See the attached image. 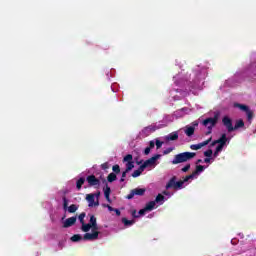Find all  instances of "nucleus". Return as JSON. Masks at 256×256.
Wrapping results in <instances>:
<instances>
[{
    "instance_id": "nucleus-1",
    "label": "nucleus",
    "mask_w": 256,
    "mask_h": 256,
    "mask_svg": "<svg viewBox=\"0 0 256 256\" xmlns=\"http://www.w3.org/2000/svg\"><path fill=\"white\" fill-rule=\"evenodd\" d=\"M222 124L226 127L228 133H233V131H237V129H241L245 127V122L242 119L237 120L235 125L233 126V120L229 116H224L222 118Z\"/></svg>"
},
{
    "instance_id": "nucleus-2",
    "label": "nucleus",
    "mask_w": 256,
    "mask_h": 256,
    "mask_svg": "<svg viewBox=\"0 0 256 256\" xmlns=\"http://www.w3.org/2000/svg\"><path fill=\"white\" fill-rule=\"evenodd\" d=\"M197 156L195 152H182L174 156L172 160V165H179V163H187V161H191L194 157Z\"/></svg>"
},
{
    "instance_id": "nucleus-3",
    "label": "nucleus",
    "mask_w": 256,
    "mask_h": 256,
    "mask_svg": "<svg viewBox=\"0 0 256 256\" xmlns=\"http://www.w3.org/2000/svg\"><path fill=\"white\" fill-rule=\"evenodd\" d=\"M219 115V112H215L214 117L206 118L205 120H203L202 125H204V127H208V132L206 135L211 134V131H213V127L217 125L219 121Z\"/></svg>"
},
{
    "instance_id": "nucleus-4",
    "label": "nucleus",
    "mask_w": 256,
    "mask_h": 256,
    "mask_svg": "<svg viewBox=\"0 0 256 256\" xmlns=\"http://www.w3.org/2000/svg\"><path fill=\"white\" fill-rule=\"evenodd\" d=\"M86 181L90 187H95V189H99L101 187V180H99L95 175H89L86 177Z\"/></svg>"
},
{
    "instance_id": "nucleus-5",
    "label": "nucleus",
    "mask_w": 256,
    "mask_h": 256,
    "mask_svg": "<svg viewBox=\"0 0 256 256\" xmlns=\"http://www.w3.org/2000/svg\"><path fill=\"white\" fill-rule=\"evenodd\" d=\"M145 191H147L145 188L132 189L129 195L126 196V199H133L135 195H138L139 197H143V195H145Z\"/></svg>"
},
{
    "instance_id": "nucleus-6",
    "label": "nucleus",
    "mask_w": 256,
    "mask_h": 256,
    "mask_svg": "<svg viewBox=\"0 0 256 256\" xmlns=\"http://www.w3.org/2000/svg\"><path fill=\"white\" fill-rule=\"evenodd\" d=\"M86 201H88V207H99V200L95 202V194H87Z\"/></svg>"
},
{
    "instance_id": "nucleus-7",
    "label": "nucleus",
    "mask_w": 256,
    "mask_h": 256,
    "mask_svg": "<svg viewBox=\"0 0 256 256\" xmlns=\"http://www.w3.org/2000/svg\"><path fill=\"white\" fill-rule=\"evenodd\" d=\"M84 241H95L99 239V231H94L93 233H86L83 236Z\"/></svg>"
},
{
    "instance_id": "nucleus-8",
    "label": "nucleus",
    "mask_w": 256,
    "mask_h": 256,
    "mask_svg": "<svg viewBox=\"0 0 256 256\" xmlns=\"http://www.w3.org/2000/svg\"><path fill=\"white\" fill-rule=\"evenodd\" d=\"M211 140H212V138H209L202 143L192 144V145H190V149H192V151H199V149H202V147H206V145L208 143H211Z\"/></svg>"
},
{
    "instance_id": "nucleus-9",
    "label": "nucleus",
    "mask_w": 256,
    "mask_h": 256,
    "mask_svg": "<svg viewBox=\"0 0 256 256\" xmlns=\"http://www.w3.org/2000/svg\"><path fill=\"white\" fill-rule=\"evenodd\" d=\"M77 223V217H70L65 220L63 223L64 229H69V227H73Z\"/></svg>"
},
{
    "instance_id": "nucleus-10",
    "label": "nucleus",
    "mask_w": 256,
    "mask_h": 256,
    "mask_svg": "<svg viewBox=\"0 0 256 256\" xmlns=\"http://www.w3.org/2000/svg\"><path fill=\"white\" fill-rule=\"evenodd\" d=\"M158 159H161V155L160 154H156L153 157H151L150 159L146 160L144 163L147 167H151V165H155L156 161Z\"/></svg>"
},
{
    "instance_id": "nucleus-11",
    "label": "nucleus",
    "mask_w": 256,
    "mask_h": 256,
    "mask_svg": "<svg viewBox=\"0 0 256 256\" xmlns=\"http://www.w3.org/2000/svg\"><path fill=\"white\" fill-rule=\"evenodd\" d=\"M216 143H218L219 147H225V145H227V134H222L221 137L216 140Z\"/></svg>"
},
{
    "instance_id": "nucleus-12",
    "label": "nucleus",
    "mask_w": 256,
    "mask_h": 256,
    "mask_svg": "<svg viewBox=\"0 0 256 256\" xmlns=\"http://www.w3.org/2000/svg\"><path fill=\"white\" fill-rule=\"evenodd\" d=\"M103 191L106 201H108V203H111V187L106 184V187L103 189Z\"/></svg>"
},
{
    "instance_id": "nucleus-13",
    "label": "nucleus",
    "mask_w": 256,
    "mask_h": 256,
    "mask_svg": "<svg viewBox=\"0 0 256 256\" xmlns=\"http://www.w3.org/2000/svg\"><path fill=\"white\" fill-rule=\"evenodd\" d=\"M177 182V176H173L166 184V189H174Z\"/></svg>"
},
{
    "instance_id": "nucleus-14",
    "label": "nucleus",
    "mask_w": 256,
    "mask_h": 256,
    "mask_svg": "<svg viewBox=\"0 0 256 256\" xmlns=\"http://www.w3.org/2000/svg\"><path fill=\"white\" fill-rule=\"evenodd\" d=\"M165 139L167 141H177V139H179V133L178 132H172L170 134H168Z\"/></svg>"
},
{
    "instance_id": "nucleus-15",
    "label": "nucleus",
    "mask_w": 256,
    "mask_h": 256,
    "mask_svg": "<svg viewBox=\"0 0 256 256\" xmlns=\"http://www.w3.org/2000/svg\"><path fill=\"white\" fill-rule=\"evenodd\" d=\"M83 185H85V178L81 177L76 181V189L77 191H81Z\"/></svg>"
},
{
    "instance_id": "nucleus-16",
    "label": "nucleus",
    "mask_w": 256,
    "mask_h": 256,
    "mask_svg": "<svg viewBox=\"0 0 256 256\" xmlns=\"http://www.w3.org/2000/svg\"><path fill=\"white\" fill-rule=\"evenodd\" d=\"M203 171H205V166L197 165L195 171L192 172V174L194 175V177H196V175H199V173H203Z\"/></svg>"
},
{
    "instance_id": "nucleus-17",
    "label": "nucleus",
    "mask_w": 256,
    "mask_h": 256,
    "mask_svg": "<svg viewBox=\"0 0 256 256\" xmlns=\"http://www.w3.org/2000/svg\"><path fill=\"white\" fill-rule=\"evenodd\" d=\"M234 107H237L238 109H240V111H244V113H246V111H249V106L245 104L235 103Z\"/></svg>"
},
{
    "instance_id": "nucleus-18",
    "label": "nucleus",
    "mask_w": 256,
    "mask_h": 256,
    "mask_svg": "<svg viewBox=\"0 0 256 256\" xmlns=\"http://www.w3.org/2000/svg\"><path fill=\"white\" fill-rule=\"evenodd\" d=\"M185 134L187 135V137H192V135L195 134V127L193 126L187 127L185 130Z\"/></svg>"
},
{
    "instance_id": "nucleus-19",
    "label": "nucleus",
    "mask_w": 256,
    "mask_h": 256,
    "mask_svg": "<svg viewBox=\"0 0 256 256\" xmlns=\"http://www.w3.org/2000/svg\"><path fill=\"white\" fill-rule=\"evenodd\" d=\"M155 205H157L155 201H150L146 204L145 209L147 211H153L155 209Z\"/></svg>"
},
{
    "instance_id": "nucleus-20",
    "label": "nucleus",
    "mask_w": 256,
    "mask_h": 256,
    "mask_svg": "<svg viewBox=\"0 0 256 256\" xmlns=\"http://www.w3.org/2000/svg\"><path fill=\"white\" fill-rule=\"evenodd\" d=\"M247 121L251 123L253 121V118L255 117V114L251 109L248 108V111H246Z\"/></svg>"
},
{
    "instance_id": "nucleus-21",
    "label": "nucleus",
    "mask_w": 256,
    "mask_h": 256,
    "mask_svg": "<svg viewBox=\"0 0 256 256\" xmlns=\"http://www.w3.org/2000/svg\"><path fill=\"white\" fill-rule=\"evenodd\" d=\"M107 181L108 183H113V181H117V174L115 173H110L108 176H107Z\"/></svg>"
},
{
    "instance_id": "nucleus-22",
    "label": "nucleus",
    "mask_w": 256,
    "mask_h": 256,
    "mask_svg": "<svg viewBox=\"0 0 256 256\" xmlns=\"http://www.w3.org/2000/svg\"><path fill=\"white\" fill-rule=\"evenodd\" d=\"M183 185H185V181H182V180L176 181L175 191H179V189H183Z\"/></svg>"
},
{
    "instance_id": "nucleus-23",
    "label": "nucleus",
    "mask_w": 256,
    "mask_h": 256,
    "mask_svg": "<svg viewBox=\"0 0 256 256\" xmlns=\"http://www.w3.org/2000/svg\"><path fill=\"white\" fill-rule=\"evenodd\" d=\"M62 201H63V209L64 211H67V209H69V200L67 199L66 196H63Z\"/></svg>"
},
{
    "instance_id": "nucleus-24",
    "label": "nucleus",
    "mask_w": 256,
    "mask_h": 256,
    "mask_svg": "<svg viewBox=\"0 0 256 256\" xmlns=\"http://www.w3.org/2000/svg\"><path fill=\"white\" fill-rule=\"evenodd\" d=\"M83 239V236H81V234H74L71 237V241H73V243H77L78 241H81Z\"/></svg>"
},
{
    "instance_id": "nucleus-25",
    "label": "nucleus",
    "mask_w": 256,
    "mask_h": 256,
    "mask_svg": "<svg viewBox=\"0 0 256 256\" xmlns=\"http://www.w3.org/2000/svg\"><path fill=\"white\" fill-rule=\"evenodd\" d=\"M89 225H91L92 227H96L97 225V218L95 217V215H91L90 216V220H89Z\"/></svg>"
},
{
    "instance_id": "nucleus-26",
    "label": "nucleus",
    "mask_w": 256,
    "mask_h": 256,
    "mask_svg": "<svg viewBox=\"0 0 256 256\" xmlns=\"http://www.w3.org/2000/svg\"><path fill=\"white\" fill-rule=\"evenodd\" d=\"M122 223L125 225V227H131L135 221L128 220L127 218H122Z\"/></svg>"
},
{
    "instance_id": "nucleus-27",
    "label": "nucleus",
    "mask_w": 256,
    "mask_h": 256,
    "mask_svg": "<svg viewBox=\"0 0 256 256\" xmlns=\"http://www.w3.org/2000/svg\"><path fill=\"white\" fill-rule=\"evenodd\" d=\"M91 229H92V226L89 223L88 224H85V223L82 224V231L84 233H89V231H91Z\"/></svg>"
},
{
    "instance_id": "nucleus-28",
    "label": "nucleus",
    "mask_w": 256,
    "mask_h": 256,
    "mask_svg": "<svg viewBox=\"0 0 256 256\" xmlns=\"http://www.w3.org/2000/svg\"><path fill=\"white\" fill-rule=\"evenodd\" d=\"M124 163H133V155L128 154L123 158Z\"/></svg>"
},
{
    "instance_id": "nucleus-29",
    "label": "nucleus",
    "mask_w": 256,
    "mask_h": 256,
    "mask_svg": "<svg viewBox=\"0 0 256 256\" xmlns=\"http://www.w3.org/2000/svg\"><path fill=\"white\" fill-rule=\"evenodd\" d=\"M135 168L134 162H128L126 163V172L132 171Z\"/></svg>"
},
{
    "instance_id": "nucleus-30",
    "label": "nucleus",
    "mask_w": 256,
    "mask_h": 256,
    "mask_svg": "<svg viewBox=\"0 0 256 256\" xmlns=\"http://www.w3.org/2000/svg\"><path fill=\"white\" fill-rule=\"evenodd\" d=\"M77 209H79V207L75 204H71L69 207H68V213H75L77 211Z\"/></svg>"
},
{
    "instance_id": "nucleus-31",
    "label": "nucleus",
    "mask_w": 256,
    "mask_h": 256,
    "mask_svg": "<svg viewBox=\"0 0 256 256\" xmlns=\"http://www.w3.org/2000/svg\"><path fill=\"white\" fill-rule=\"evenodd\" d=\"M112 171L116 174L119 175V173H121V167L119 166V164H116L112 167Z\"/></svg>"
},
{
    "instance_id": "nucleus-32",
    "label": "nucleus",
    "mask_w": 256,
    "mask_h": 256,
    "mask_svg": "<svg viewBox=\"0 0 256 256\" xmlns=\"http://www.w3.org/2000/svg\"><path fill=\"white\" fill-rule=\"evenodd\" d=\"M161 201H165V196L163 194H158L154 200L155 203H161Z\"/></svg>"
},
{
    "instance_id": "nucleus-33",
    "label": "nucleus",
    "mask_w": 256,
    "mask_h": 256,
    "mask_svg": "<svg viewBox=\"0 0 256 256\" xmlns=\"http://www.w3.org/2000/svg\"><path fill=\"white\" fill-rule=\"evenodd\" d=\"M223 151V147L222 146H217L215 151H214V157H219V153H221Z\"/></svg>"
},
{
    "instance_id": "nucleus-34",
    "label": "nucleus",
    "mask_w": 256,
    "mask_h": 256,
    "mask_svg": "<svg viewBox=\"0 0 256 256\" xmlns=\"http://www.w3.org/2000/svg\"><path fill=\"white\" fill-rule=\"evenodd\" d=\"M85 216H86L85 212H82V213L78 216V219H79L81 225H83V223H85Z\"/></svg>"
},
{
    "instance_id": "nucleus-35",
    "label": "nucleus",
    "mask_w": 256,
    "mask_h": 256,
    "mask_svg": "<svg viewBox=\"0 0 256 256\" xmlns=\"http://www.w3.org/2000/svg\"><path fill=\"white\" fill-rule=\"evenodd\" d=\"M213 156V150L212 149H208L204 152V157L210 158Z\"/></svg>"
},
{
    "instance_id": "nucleus-36",
    "label": "nucleus",
    "mask_w": 256,
    "mask_h": 256,
    "mask_svg": "<svg viewBox=\"0 0 256 256\" xmlns=\"http://www.w3.org/2000/svg\"><path fill=\"white\" fill-rule=\"evenodd\" d=\"M143 172L139 169L135 170L133 173H132V177L135 179L137 177H140V175L142 174Z\"/></svg>"
},
{
    "instance_id": "nucleus-37",
    "label": "nucleus",
    "mask_w": 256,
    "mask_h": 256,
    "mask_svg": "<svg viewBox=\"0 0 256 256\" xmlns=\"http://www.w3.org/2000/svg\"><path fill=\"white\" fill-rule=\"evenodd\" d=\"M190 179H195V174H190L187 175L182 181H184V183H187V181H189Z\"/></svg>"
},
{
    "instance_id": "nucleus-38",
    "label": "nucleus",
    "mask_w": 256,
    "mask_h": 256,
    "mask_svg": "<svg viewBox=\"0 0 256 256\" xmlns=\"http://www.w3.org/2000/svg\"><path fill=\"white\" fill-rule=\"evenodd\" d=\"M155 145L156 149H161V147H163V142L160 141L159 139H156Z\"/></svg>"
},
{
    "instance_id": "nucleus-39",
    "label": "nucleus",
    "mask_w": 256,
    "mask_h": 256,
    "mask_svg": "<svg viewBox=\"0 0 256 256\" xmlns=\"http://www.w3.org/2000/svg\"><path fill=\"white\" fill-rule=\"evenodd\" d=\"M189 169H191V164H187L186 166H184L181 171L183 173H187V171H189Z\"/></svg>"
},
{
    "instance_id": "nucleus-40",
    "label": "nucleus",
    "mask_w": 256,
    "mask_h": 256,
    "mask_svg": "<svg viewBox=\"0 0 256 256\" xmlns=\"http://www.w3.org/2000/svg\"><path fill=\"white\" fill-rule=\"evenodd\" d=\"M147 164H145V162L142 164V165H140V167L138 168L142 173H143V171H145V169H147Z\"/></svg>"
},
{
    "instance_id": "nucleus-41",
    "label": "nucleus",
    "mask_w": 256,
    "mask_h": 256,
    "mask_svg": "<svg viewBox=\"0 0 256 256\" xmlns=\"http://www.w3.org/2000/svg\"><path fill=\"white\" fill-rule=\"evenodd\" d=\"M145 213H147V210H146L145 207H144L143 209H141V210L138 211L139 217H141V215H145Z\"/></svg>"
},
{
    "instance_id": "nucleus-42",
    "label": "nucleus",
    "mask_w": 256,
    "mask_h": 256,
    "mask_svg": "<svg viewBox=\"0 0 256 256\" xmlns=\"http://www.w3.org/2000/svg\"><path fill=\"white\" fill-rule=\"evenodd\" d=\"M173 151V148H167L166 150L163 151V155H169Z\"/></svg>"
},
{
    "instance_id": "nucleus-43",
    "label": "nucleus",
    "mask_w": 256,
    "mask_h": 256,
    "mask_svg": "<svg viewBox=\"0 0 256 256\" xmlns=\"http://www.w3.org/2000/svg\"><path fill=\"white\" fill-rule=\"evenodd\" d=\"M148 148L154 149V148H155V141L151 140V141L149 142Z\"/></svg>"
},
{
    "instance_id": "nucleus-44",
    "label": "nucleus",
    "mask_w": 256,
    "mask_h": 256,
    "mask_svg": "<svg viewBox=\"0 0 256 256\" xmlns=\"http://www.w3.org/2000/svg\"><path fill=\"white\" fill-rule=\"evenodd\" d=\"M132 216H133L135 219L139 218V213H137V210H133V211H132Z\"/></svg>"
},
{
    "instance_id": "nucleus-45",
    "label": "nucleus",
    "mask_w": 256,
    "mask_h": 256,
    "mask_svg": "<svg viewBox=\"0 0 256 256\" xmlns=\"http://www.w3.org/2000/svg\"><path fill=\"white\" fill-rule=\"evenodd\" d=\"M149 153H151V148L146 147V148L144 149V155H149Z\"/></svg>"
},
{
    "instance_id": "nucleus-46",
    "label": "nucleus",
    "mask_w": 256,
    "mask_h": 256,
    "mask_svg": "<svg viewBox=\"0 0 256 256\" xmlns=\"http://www.w3.org/2000/svg\"><path fill=\"white\" fill-rule=\"evenodd\" d=\"M146 129H149L150 131H157L155 126H148Z\"/></svg>"
},
{
    "instance_id": "nucleus-47",
    "label": "nucleus",
    "mask_w": 256,
    "mask_h": 256,
    "mask_svg": "<svg viewBox=\"0 0 256 256\" xmlns=\"http://www.w3.org/2000/svg\"><path fill=\"white\" fill-rule=\"evenodd\" d=\"M104 207H107V209L110 210V211L115 210V208L111 207V205H109V204L104 205Z\"/></svg>"
},
{
    "instance_id": "nucleus-48",
    "label": "nucleus",
    "mask_w": 256,
    "mask_h": 256,
    "mask_svg": "<svg viewBox=\"0 0 256 256\" xmlns=\"http://www.w3.org/2000/svg\"><path fill=\"white\" fill-rule=\"evenodd\" d=\"M117 217H120L121 216V211L119 209H114Z\"/></svg>"
},
{
    "instance_id": "nucleus-49",
    "label": "nucleus",
    "mask_w": 256,
    "mask_h": 256,
    "mask_svg": "<svg viewBox=\"0 0 256 256\" xmlns=\"http://www.w3.org/2000/svg\"><path fill=\"white\" fill-rule=\"evenodd\" d=\"M92 231H93V232H95V231H99V226H97V224H96V226H95V227H92Z\"/></svg>"
},
{
    "instance_id": "nucleus-50",
    "label": "nucleus",
    "mask_w": 256,
    "mask_h": 256,
    "mask_svg": "<svg viewBox=\"0 0 256 256\" xmlns=\"http://www.w3.org/2000/svg\"><path fill=\"white\" fill-rule=\"evenodd\" d=\"M215 145H218L217 140H214V141L211 143V147H215Z\"/></svg>"
},
{
    "instance_id": "nucleus-51",
    "label": "nucleus",
    "mask_w": 256,
    "mask_h": 256,
    "mask_svg": "<svg viewBox=\"0 0 256 256\" xmlns=\"http://www.w3.org/2000/svg\"><path fill=\"white\" fill-rule=\"evenodd\" d=\"M204 163H211V158H207V157H206V158L204 159Z\"/></svg>"
},
{
    "instance_id": "nucleus-52",
    "label": "nucleus",
    "mask_w": 256,
    "mask_h": 256,
    "mask_svg": "<svg viewBox=\"0 0 256 256\" xmlns=\"http://www.w3.org/2000/svg\"><path fill=\"white\" fill-rule=\"evenodd\" d=\"M129 172H127V170H125L124 172H122V177L123 178H125V177H127V174H128Z\"/></svg>"
},
{
    "instance_id": "nucleus-53",
    "label": "nucleus",
    "mask_w": 256,
    "mask_h": 256,
    "mask_svg": "<svg viewBox=\"0 0 256 256\" xmlns=\"http://www.w3.org/2000/svg\"><path fill=\"white\" fill-rule=\"evenodd\" d=\"M199 163H203V160L198 159V160L196 161V165H199Z\"/></svg>"
},
{
    "instance_id": "nucleus-54",
    "label": "nucleus",
    "mask_w": 256,
    "mask_h": 256,
    "mask_svg": "<svg viewBox=\"0 0 256 256\" xmlns=\"http://www.w3.org/2000/svg\"><path fill=\"white\" fill-rule=\"evenodd\" d=\"M162 193H163V195H169V191H167V190L163 191Z\"/></svg>"
},
{
    "instance_id": "nucleus-55",
    "label": "nucleus",
    "mask_w": 256,
    "mask_h": 256,
    "mask_svg": "<svg viewBox=\"0 0 256 256\" xmlns=\"http://www.w3.org/2000/svg\"><path fill=\"white\" fill-rule=\"evenodd\" d=\"M101 195V192H98L96 194H94V197H99Z\"/></svg>"
},
{
    "instance_id": "nucleus-56",
    "label": "nucleus",
    "mask_w": 256,
    "mask_h": 256,
    "mask_svg": "<svg viewBox=\"0 0 256 256\" xmlns=\"http://www.w3.org/2000/svg\"><path fill=\"white\" fill-rule=\"evenodd\" d=\"M125 181V178L121 176L120 182L123 183Z\"/></svg>"
},
{
    "instance_id": "nucleus-57",
    "label": "nucleus",
    "mask_w": 256,
    "mask_h": 256,
    "mask_svg": "<svg viewBox=\"0 0 256 256\" xmlns=\"http://www.w3.org/2000/svg\"><path fill=\"white\" fill-rule=\"evenodd\" d=\"M141 163H143V160H141L140 162H137V165H141Z\"/></svg>"
}]
</instances>
